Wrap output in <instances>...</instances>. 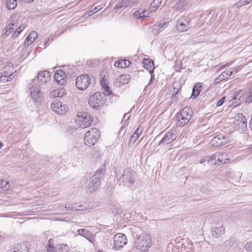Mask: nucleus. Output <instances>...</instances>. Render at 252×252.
<instances>
[{
  "instance_id": "obj_1",
  "label": "nucleus",
  "mask_w": 252,
  "mask_h": 252,
  "mask_svg": "<svg viewBox=\"0 0 252 252\" xmlns=\"http://www.w3.org/2000/svg\"><path fill=\"white\" fill-rule=\"evenodd\" d=\"M152 245L151 236L146 233H143L136 238L134 247L141 252H145L148 251Z\"/></svg>"
},
{
  "instance_id": "obj_2",
  "label": "nucleus",
  "mask_w": 252,
  "mask_h": 252,
  "mask_svg": "<svg viewBox=\"0 0 252 252\" xmlns=\"http://www.w3.org/2000/svg\"><path fill=\"white\" fill-rule=\"evenodd\" d=\"M192 111L190 108L186 107L180 110L176 114L177 125L183 127L187 125L191 119Z\"/></svg>"
},
{
  "instance_id": "obj_3",
  "label": "nucleus",
  "mask_w": 252,
  "mask_h": 252,
  "mask_svg": "<svg viewBox=\"0 0 252 252\" xmlns=\"http://www.w3.org/2000/svg\"><path fill=\"white\" fill-rule=\"evenodd\" d=\"M100 131L97 128H91L85 133L84 141L88 147L93 146L100 137Z\"/></svg>"
},
{
  "instance_id": "obj_4",
  "label": "nucleus",
  "mask_w": 252,
  "mask_h": 252,
  "mask_svg": "<svg viewBox=\"0 0 252 252\" xmlns=\"http://www.w3.org/2000/svg\"><path fill=\"white\" fill-rule=\"evenodd\" d=\"M75 120L76 125L82 128L89 127L93 121L91 115L85 112H78Z\"/></svg>"
},
{
  "instance_id": "obj_5",
  "label": "nucleus",
  "mask_w": 252,
  "mask_h": 252,
  "mask_svg": "<svg viewBox=\"0 0 252 252\" xmlns=\"http://www.w3.org/2000/svg\"><path fill=\"white\" fill-rule=\"evenodd\" d=\"M102 169H98L92 176L91 181L86 188L88 194H91L96 191L100 184V179L102 176Z\"/></svg>"
},
{
  "instance_id": "obj_6",
  "label": "nucleus",
  "mask_w": 252,
  "mask_h": 252,
  "mask_svg": "<svg viewBox=\"0 0 252 252\" xmlns=\"http://www.w3.org/2000/svg\"><path fill=\"white\" fill-rule=\"evenodd\" d=\"M135 172L130 168H127L123 170L120 181L123 183L124 186L130 187L135 182Z\"/></svg>"
},
{
  "instance_id": "obj_7",
  "label": "nucleus",
  "mask_w": 252,
  "mask_h": 252,
  "mask_svg": "<svg viewBox=\"0 0 252 252\" xmlns=\"http://www.w3.org/2000/svg\"><path fill=\"white\" fill-rule=\"evenodd\" d=\"M103 94L100 92H96L91 95L88 100V104L94 109H97V107L104 103Z\"/></svg>"
},
{
  "instance_id": "obj_8",
  "label": "nucleus",
  "mask_w": 252,
  "mask_h": 252,
  "mask_svg": "<svg viewBox=\"0 0 252 252\" xmlns=\"http://www.w3.org/2000/svg\"><path fill=\"white\" fill-rule=\"evenodd\" d=\"M90 77L86 74L78 76L76 79V86L80 90H86L90 84Z\"/></svg>"
},
{
  "instance_id": "obj_9",
  "label": "nucleus",
  "mask_w": 252,
  "mask_h": 252,
  "mask_svg": "<svg viewBox=\"0 0 252 252\" xmlns=\"http://www.w3.org/2000/svg\"><path fill=\"white\" fill-rule=\"evenodd\" d=\"M113 247L115 250H119L120 248L123 247L127 243V239L126 236L121 233H119L115 235L113 237Z\"/></svg>"
},
{
  "instance_id": "obj_10",
  "label": "nucleus",
  "mask_w": 252,
  "mask_h": 252,
  "mask_svg": "<svg viewBox=\"0 0 252 252\" xmlns=\"http://www.w3.org/2000/svg\"><path fill=\"white\" fill-rule=\"evenodd\" d=\"M53 240L50 239L48 241L49 245L47 252H67V246L63 244H57L55 247L53 245Z\"/></svg>"
},
{
  "instance_id": "obj_11",
  "label": "nucleus",
  "mask_w": 252,
  "mask_h": 252,
  "mask_svg": "<svg viewBox=\"0 0 252 252\" xmlns=\"http://www.w3.org/2000/svg\"><path fill=\"white\" fill-rule=\"evenodd\" d=\"M176 133L175 131H169L164 134L158 145L164 146L174 141L177 138Z\"/></svg>"
},
{
  "instance_id": "obj_12",
  "label": "nucleus",
  "mask_w": 252,
  "mask_h": 252,
  "mask_svg": "<svg viewBox=\"0 0 252 252\" xmlns=\"http://www.w3.org/2000/svg\"><path fill=\"white\" fill-rule=\"evenodd\" d=\"M37 78L41 84H46L50 80V73L47 71L40 72L37 75Z\"/></svg>"
},
{
  "instance_id": "obj_13",
  "label": "nucleus",
  "mask_w": 252,
  "mask_h": 252,
  "mask_svg": "<svg viewBox=\"0 0 252 252\" xmlns=\"http://www.w3.org/2000/svg\"><path fill=\"white\" fill-rule=\"evenodd\" d=\"M78 234L84 237L90 242L93 243L95 241V237L93 233L85 229H79L77 231Z\"/></svg>"
},
{
  "instance_id": "obj_14",
  "label": "nucleus",
  "mask_w": 252,
  "mask_h": 252,
  "mask_svg": "<svg viewBox=\"0 0 252 252\" xmlns=\"http://www.w3.org/2000/svg\"><path fill=\"white\" fill-rule=\"evenodd\" d=\"M226 139L221 134L214 137L211 140L212 145L214 147H220L224 144Z\"/></svg>"
},
{
  "instance_id": "obj_15",
  "label": "nucleus",
  "mask_w": 252,
  "mask_h": 252,
  "mask_svg": "<svg viewBox=\"0 0 252 252\" xmlns=\"http://www.w3.org/2000/svg\"><path fill=\"white\" fill-rule=\"evenodd\" d=\"M130 79V76L128 74H122L116 78L115 82V85L117 87H120L122 85L126 84L128 83Z\"/></svg>"
},
{
  "instance_id": "obj_16",
  "label": "nucleus",
  "mask_w": 252,
  "mask_h": 252,
  "mask_svg": "<svg viewBox=\"0 0 252 252\" xmlns=\"http://www.w3.org/2000/svg\"><path fill=\"white\" fill-rule=\"evenodd\" d=\"M31 95L33 99L37 101L42 96L40 88L38 85H33L31 88Z\"/></svg>"
},
{
  "instance_id": "obj_17",
  "label": "nucleus",
  "mask_w": 252,
  "mask_h": 252,
  "mask_svg": "<svg viewBox=\"0 0 252 252\" xmlns=\"http://www.w3.org/2000/svg\"><path fill=\"white\" fill-rule=\"evenodd\" d=\"M65 73L62 70H57L54 75L55 80L61 85L64 84L65 83Z\"/></svg>"
},
{
  "instance_id": "obj_18",
  "label": "nucleus",
  "mask_w": 252,
  "mask_h": 252,
  "mask_svg": "<svg viewBox=\"0 0 252 252\" xmlns=\"http://www.w3.org/2000/svg\"><path fill=\"white\" fill-rule=\"evenodd\" d=\"M236 120L239 123L238 125L241 128L242 131L246 130L247 128V123L245 117L242 113H239L236 117Z\"/></svg>"
},
{
  "instance_id": "obj_19",
  "label": "nucleus",
  "mask_w": 252,
  "mask_h": 252,
  "mask_svg": "<svg viewBox=\"0 0 252 252\" xmlns=\"http://www.w3.org/2000/svg\"><path fill=\"white\" fill-rule=\"evenodd\" d=\"M51 108L56 113L58 114L63 115L65 114L66 110L62 109V103L60 101L56 102L54 101L51 104Z\"/></svg>"
},
{
  "instance_id": "obj_20",
  "label": "nucleus",
  "mask_w": 252,
  "mask_h": 252,
  "mask_svg": "<svg viewBox=\"0 0 252 252\" xmlns=\"http://www.w3.org/2000/svg\"><path fill=\"white\" fill-rule=\"evenodd\" d=\"M225 232V228L223 226L213 227L211 229V234L213 237L219 238Z\"/></svg>"
},
{
  "instance_id": "obj_21",
  "label": "nucleus",
  "mask_w": 252,
  "mask_h": 252,
  "mask_svg": "<svg viewBox=\"0 0 252 252\" xmlns=\"http://www.w3.org/2000/svg\"><path fill=\"white\" fill-rule=\"evenodd\" d=\"M143 64L144 67L149 70V72L151 74H152L154 69L153 61L150 59L144 58L143 60Z\"/></svg>"
},
{
  "instance_id": "obj_22",
  "label": "nucleus",
  "mask_w": 252,
  "mask_h": 252,
  "mask_svg": "<svg viewBox=\"0 0 252 252\" xmlns=\"http://www.w3.org/2000/svg\"><path fill=\"white\" fill-rule=\"evenodd\" d=\"M236 240L234 237H231L229 239L225 240L221 247L223 250H229L236 243Z\"/></svg>"
},
{
  "instance_id": "obj_23",
  "label": "nucleus",
  "mask_w": 252,
  "mask_h": 252,
  "mask_svg": "<svg viewBox=\"0 0 252 252\" xmlns=\"http://www.w3.org/2000/svg\"><path fill=\"white\" fill-rule=\"evenodd\" d=\"M29 248L24 243L17 244L13 250H10L9 252H28Z\"/></svg>"
},
{
  "instance_id": "obj_24",
  "label": "nucleus",
  "mask_w": 252,
  "mask_h": 252,
  "mask_svg": "<svg viewBox=\"0 0 252 252\" xmlns=\"http://www.w3.org/2000/svg\"><path fill=\"white\" fill-rule=\"evenodd\" d=\"M142 131L143 128H141L140 126L137 128L134 133L130 137L129 143L134 144L139 137V136L142 133Z\"/></svg>"
},
{
  "instance_id": "obj_25",
  "label": "nucleus",
  "mask_w": 252,
  "mask_h": 252,
  "mask_svg": "<svg viewBox=\"0 0 252 252\" xmlns=\"http://www.w3.org/2000/svg\"><path fill=\"white\" fill-rule=\"evenodd\" d=\"M38 37V33L35 31L32 32L26 38L25 44L29 46Z\"/></svg>"
},
{
  "instance_id": "obj_26",
  "label": "nucleus",
  "mask_w": 252,
  "mask_h": 252,
  "mask_svg": "<svg viewBox=\"0 0 252 252\" xmlns=\"http://www.w3.org/2000/svg\"><path fill=\"white\" fill-rule=\"evenodd\" d=\"M130 64V62L126 59L120 60L117 62H116L114 65L117 67L120 68H126L129 66Z\"/></svg>"
},
{
  "instance_id": "obj_27",
  "label": "nucleus",
  "mask_w": 252,
  "mask_h": 252,
  "mask_svg": "<svg viewBox=\"0 0 252 252\" xmlns=\"http://www.w3.org/2000/svg\"><path fill=\"white\" fill-rule=\"evenodd\" d=\"M227 157V155L225 153L218 154V164H224L227 160H229Z\"/></svg>"
},
{
  "instance_id": "obj_28",
  "label": "nucleus",
  "mask_w": 252,
  "mask_h": 252,
  "mask_svg": "<svg viewBox=\"0 0 252 252\" xmlns=\"http://www.w3.org/2000/svg\"><path fill=\"white\" fill-rule=\"evenodd\" d=\"M201 85L198 83L196 84L192 89V92L191 93V97L196 98L197 95H199L200 92V88H201Z\"/></svg>"
},
{
  "instance_id": "obj_29",
  "label": "nucleus",
  "mask_w": 252,
  "mask_h": 252,
  "mask_svg": "<svg viewBox=\"0 0 252 252\" xmlns=\"http://www.w3.org/2000/svg\"><path fill=\"white\" fill-rule=\"evenodd\" d=\"M176 28L179 32H183L187 31L189 29V27H188L187 25L184 23L183 22L178 21L176 24Z\"/></svg>"
},
{
  "instance_id": "obj_30",
  "label": "nucleus",
  "mask_w": 252,
  "mask_h": 252,
  "mask_svg": "<svg viewBox=\"0 0 252 252\" xmlns=\"http://www.w3.org/2000/svg\"><path fill=\"white\" fill-rule=\"evenodd\" d=\"M127 6H129L128 0H123L117 3L114 7V9H120L123 8H125Z\"/></svg>"
},
{
  "instance_id": "obj_31",
  "label": "nucleus",
  "mask_w": 252,
  "mask_h": 252,
  "mask_svg": "<svg viewBox=\"0 0 252 252\" xmlns=\"http://www.w3.org/2000/svg\"><path fill=\"white\" fill-rule=\"evenodd\" d=\"M6 3L9 9L13 10L17 6V0H6Z\"/></svg>"
},
{
  "instance_id": "obj_32",
  "label": "nucleus",
  "mask_w": 252,
  "mask_h": 252,
  "mask_svg": "<svg viewBox=\"0 0 252 252\" xmlns=\"http://www.w3.org/2000/svg\"><path fill=\"white\" fill-rule=\"evenodd\" d=\"M9 188L10 185L8 181L3 180V179H1L0 180V188H1L2 190H7L9 189Z\"/></svg>"
},
{
  "instance_id": "obj_33",
  "label": "nucleus",
  "mask_w": 252,
  "mask_h": 252,
  "mask_svg": "<svg viewBox=\"0 0 252 252\" xmlns=\"http://www.w3.org/2000/svg\"><path fill=\"white\" fill-rule=\"evenodd\" d=\"M19 25V22L18 19H15V17H12L10 21L9 24L8 26H10V27H12L13 29H15L17 28Z\"/></svg>"
},
{
  "instance_id": "obj_34",
  "label": "nucleus",
  "mask_w": 252,
  "mask_h": 252,
  "mask_svg": "<svg viewBox=\"0 0 252 252\" xmlns=\"http://www.w3.org/2000/svg\"><path fill=\"white\" fill-rule=\"evenodd\" d=\"M231 100L232 101V103L235 104L236 106L239 105L242 101L239 94H235Z\"/></svg>"
},
{
  "instance_id": "obj_35",
  "label": "nucleus",
  "mask_w": 252,
  "mask_h": 252,
  "mask_svg": "<svg viewBox=\"0 0 252 252\" xmlns=\"http://www.w3.org/2000/svg\"><path fill=\"white\" fill-rule=\"evenodd\" d=\"M177 2L175 4L174 8L176 10L181 9L185 5V0H177Z\"/></svg>"
},
{
  "instance_id": "obj_36",
  "label": "nucleus",
  "mask_w": 252,
  "mask_h": 252,
  "mask_svg": "<svg viewBox=\"0 0 252 252\" xmlns=\"http://www.w3.org/2000/svg\"><path fill=\"white\" fill-rule=\"evenodd\" d=\"M14 30L12 29V27H10V26L7 25L3 30V34L5 37L8 36L13 32Z\"/></svg>"
},
{
  "instance_id": "obj_37",
  "label": "nucleus",
  "mask_w": 252,
  "mask_h": 252,
  "mask_svg": "<svg viewBox=\"0 0 252 252\" xmlns=\"http://www.w3.org/2000/svg\"><path fill=\"white\" fill-rule=\"evenodd\" d=\"M181 89V87L178 83H174L173 84V95L175 96Z\"/></svg>"
},
{
  "instance_id": "obj_38",
  "label": "nucleus",
  "mask_w": 252,
  "mask_h": 252,
  "mask_svg": "<svg viewBox=\"0 0 252 252\" xmlns=\"http://www.w3.org/2000/svg\"><path fill=\"white\" fill-rule=\"evenodd\" d=\"M141 10L138 9L136 11H135L134 13V16L136 17L137 19L145 18V17H149L151 16L150 13H148L147 15H142L140 13Z\"/></svg>"
},
{
  "instance_id": "obj_39",
  "label": "nucleus",
  "mask_w": 252,
  "mask_h": 252,
  "mask_svg": "<svg viewBox=\"0 0 252 252\" xmlns=\"http://www.w3.org/2000/svg\"><path fill=\"white\" fill-rule=\"evenodd\" d=\"M25 25L21 24L17 29L16 31L14 32L13 36L17 37L22 32V31L25 29Z\"/></svg>"
},
{
  "instance_id": "obj_40",
  "label": "nucleus",
  "mask_w": 252,
  "mask_h": 252,
  "mask_svg": "<svg viewBox=\"0 0 252 252\" xmlns=\"http://www.w3.org/2000/svg\"><path fill=\"white\" fill-rule=\"evenodd\" d=\"M206 158L207 159V161L208 162H210L211 161H215L214 163L215 164H218V161H217V159H218V153L215 154L214 155L212 156H211L210 157H206Z\"/></svg>"
},
{
  "instance_id": "obj_41",
  "label": "nucleus",
  "mask_w": 252,
  "mask_h": 252,
  "mask_svg": "<svg viewBox=\"0 0 252 252\" xmlns=\"http://www.w3.org/2000/svg\"><path fill=\"white\" fill-rule=\"evenodd\" d=\"M12 79V77L10 76H5V75H1L0 76V81L2 82H6L9 81H11Z\"/></svg>"
},
{
  "instance_id": "obj_42",
  "label": "nucleus",
  "mask_w": 252,
  "mask_h": 252,
  "mask_svg": "<svg viewBox=\"0 0 252 252\" xmlns=\"http://www.w3.org/2000/svg\"><path fill=\"white\" fill-rule=\"evenodd\" d=\"M168 26V23L166 22H164L163 21H160L158 25V27L160 29L162 30V31L167 28Z\"/></svg>"
},
{
  "instance_id": "obj_43",
  "label": "nucleus",
  "mask_w": 252,
  "mask_h": 252,
  "mask_svg": "<svg viewBox=\"0 0 252 252\" xmlns=\"http://www.w3.org/2000/svg\"><path fill=\"white\" fill-rule=\"evenodd\" d=\"M161 2L162 1L161 0H154L152 2L151 4L152 5V7H155L156 8H158Z\"/></svg>"
},
{
  "instance_id": "obj_44",
  "label": "nucleus",
  "mask_w": 252,
  "mask_h": 252,
  "mask_svg": "<svg viewBox=\"0 0 252 252\" xmlns=\"http://www.w3.org/2000/svg\"><path fill=\"white\" fill-rule=\"evenodd\" d=\"M251 102H252V89L250 90L248 96L246 99V103H251Z\"/></svg>"
},
{
  "instance_id": "obj_45",
  "label": "nucleus",
  "mask_w": 252,
  "mask_h": 252,
  "mask_svg": "<svg viewBox=\"0 0 252 252\" xmlns=\"http://www.w3.org/2000/svg\"><path fill=\"white\" fill-rule=\"evenodd\" d=\"M102 89L104 91V95H110L112 93V91L108 86L102 87Z\"/></svg>"
},
{
  "instance_id": "obj_46",
  "label": "nucleus",
  "mask_w": 252,
  "mask_h": 252,
  "mask_svg": "<svg viewBox=\"0 0 252 252\" xmlns=\"http://www.w3.org/2000/svg\"><path fill=\"white\" fill-rule=\"evenodd\" d=\"M161 32H162V30H160L157 26L153 29L152 33L153 34L156 35L159 34Z\"/></svg>"
},
{
  "instance_id": "obj_47",
  "label": "nucleus",
  "mask_w": 252,
  "mask_h": 252,
  "mask_svg": "<svg viewBox=\"0 0 252 252\" xmlns=\"http://www.w3.org/2000/svg\"><path fill=\"white\" fill-rule=\"evenodd\" d=\"M100 85L102 86V88L108 86L107 83L106 79H105V75H104V77L102 78L100 81Z\"/></svg>"
},
{
  "instance_id": "obj_48",
  "label": "nucleus",
  "mask_w": 252,
  "mask_h": 252,
  "mask_svg": "<svg viewBox=\"0 0 252 252\" xmlns=\"http://www.w3.org/2000/svg\"><path fill=\"white\" fill-rule=\"evenodd\" d=\"M245 248L247 251H252V242L247 243L245 245Z\"/></svg>"
},
{
  "instance_id": "obj_49",
  "label": "nucleus",
  "mask_w": 252,
  "mask_h": 252,
  "mask_svg": "<svg viewBox=\"0 0 252 252\" xmlns=\"http://www.w3.org/2000/svg\"><path fill=\"white\" fill-rule=\"evenodd\" d=\"M101 9V7H100V6H96L94 8H93V9H92L91 11H90L89 12V14L88 15H91V14L90 13H96L97 11H99V10H100Z\"/></svg>"
},
{
  "instance_id": "obj_50",
  "label": "nucleus",
  "mask_w": 252,
  "mask_h": 252,
  "mask_svg": "<svg viewBox=\"0 0 252 252\" xmlns=\"http://www.w3.org/2000/svg\"><path fill=\"white\" fill-rule=\"evenodd\" d=\"M139 0H128V5L131 7L135 4H137L139 2Z\"/></svg>"
},
{
  "instance_id": "obj_51",
  "label": "nucleus",
  "mask_w": 252,
  "mask_h": 252,
  "mask_svg": "<svg viewBox=\"0 0 252 252\" xmlns=\"http://www.w3.org/2000/svg\"><path fill=\"white\" fill-rule=\"evenodd\" d=\"M225 99V97L223 96L220 100H219L217 103V106L219 107L221 106L223 104Z\"/></svg>"
},
{
  "instance_id": "obj_52",
  "label": "nucleus",
  "mask_w": 252,
  "mask_h": 252,
  "mask_svg": "<svg viewBox=\"0 0 252 252\" xmlns=\"http://www.w3.org/2000/svg\"><path fill=\"white\" fill-rule=\"evenodd\" d=\"M220 79L224 80V79H227V75L225 71L222 72L220 75Z\"/></svg>"
},
{
  "instance_id": "obj_53",
  "label": "nucleus",
  "mask_w": 252,
  "mask_h": 252,
  "mask_svg": "<svg viewBox=\"0 0 252 252\" xmlns=\"http://www.w3.org/2000/svg\"><path fill=\"white\" fill-rule=\"evenodd\" d=\"M224 71L226 73L227 78H228L229 76L232 75L233 74V70H232V68H230V70Z\"/></svg>"
},
{
  "instance_id": "obj_54",
  "label": "nucleus",
  "mask_w": 252,
  "mask_h": 252,
  "mask_svg": "<svg viewBox=\"0 0 252 252\" xmlns=\"http://www.w3.org/2000/svg\"><path fill=\"white\" fill-rule=\"evenodd\" d=\"M224 71L226 73L227 78H228L229 76L232 75L233 74V70H232V68H230V70Z\"/></svg>"
},
{
  "instance_id": "obj_55",
  "label": "nucleus",
  "mask_w": 252,
  "mask_h": 252,
  "mask_svg": "<svg viewBox=\"0 0 252 252\" xmlns=\"http://www.w3.org/2000/svg\"><path fill=\"white\" fill-rule=\"evenodd\" d=\"M224 71L226 73L227 78H228L229 76L232 75L233 74V70H232V68H230V70Z\"/></svg>"
},
{
  "instance_id": "obj_56",
  "label": "nucleus",
  "mask_w": 252,
  "mask_h": 252,
  "mask_svg": "<svg viewBox=\"0 0 252 252\" xmlns=\"http://www.w3.org/2000/svg\"><path fill=\"white\" fill-rule=\"evenodd\" d=\"M65 208L67 210H68L69 211H71L74 210V209H73L74 207H72V205H71L70 204L65 205Z\"/></svg>"
},
{
  "instance_id": "obj_57",
  "label": "nucleus",
  "mask_w": 252,
  "mask_h": 252,
  "mask_svg": "<svg viewBox=\"0 0 252 252\" xmlns=\"http://www.w3.org/2000/svg\"><path fill=\"white\" fill-rule=\"evenodd\" d=\"M158 8H156L155 7H152V5L151 4L149 9V11L148 13H150V14L151 15V13L154 11H155Z\"/></svg>"
},
{
  "instance_id": "obj_58",
  "label": "nucleus",
  "mask_w": 252,
  "mask_h": 252,
  "mask_svg": "<svg viewBox=\"0 0 252 252\" xmlns=\"http://www.w3.org/2000/svg\"><path fill=\"white\" fill-rule=\"evenodd\" d=\"M235 5L237 7H241L243 5H245L244 4V1H243V0H241L240 1H239L238 2H237V3H235Z\"/></svg>"
},
{
  "instance_id": "obj_59",
  "label": "nucleus",
  "mask_w": 252,
  "mask_h": 252,
  "mask_svg": "<svg viewBox=\"0 0 252 252\" xmlns=\"http://www.w3.org/2000/svg\"><path fill=\"white\" fill-rule=\"evenodd\" d=\"M130 117V114L129 113H127L124 115V116L123 117V120L124 119L126 118V121H127V120H128L129 119Z\"/></svg>"
},
{
  "instance_id": "obj_60",
  "label": "nucleus",
  "mask_w": 252,
  "mask_h": 252,
  "mask_svg": "<svg viewBox=\"0 0 252 252\" xmlns=\"http://www.w3.org/2000/svg\"><path fill=\"white\" fill-rule=\"evenodd\" d=\"M140 9L141 10L140 13L142 14V15H147L148 11H147L146 9Z\"/></svg>"
},
{
  "instance_id": "obj_61",
  "label": "nucleus",
  "mask_w": 252,
  "mask_h": 252,
  "mask_svg": "<svg viewBox=\"0 0 252 252\" xmlns=\"http://www.w3.org/2000/svg\"><path fill=\"white\" fill-rule=\"evenodd\" d=\"M22 2L24 3H30L32 2L34 0H19Z\"/></svg>"
},
{
  "instance_id": "obj_62",
  "label": "nucleus",
  "mask_w": 252,
  "mask_h": 252,
  "mask_svg": "<svg viewBox=\"0 0 252 252\" xmlns=\"http://www.w3.org/2000/svg\"><path fill=\"white\" fill-rule=\"evenodd\" d=\"M222 81V80L220 79V76H219L217 78H216L214 81V82L216 84H218L220 81Z\"/></svg>"
},
{
  "instance_id": "obj_63",
  "label": "nucleus",
  "mask_w": 252,
  "mask_h": 252,
  "mask_svg": "<svg viewBox=\"0 0 252 252\" xmlns=\"http://www.w3.org/2000/svg\"><path fill=\"white\" fill-rule=\"evenodd\" d=\"M2 75H5V76H11V77H12V78H13V77L12 76V73L9 74L7 72H3L2 74Z\"/></svg>"
},
{
  "instance_id": "obj_64",
  "label": "nucleus",
  "mask_w": 252,
  "mask_h": 252,
  "mask_svg": "<svg viewBox=\"0 0 252 252\" xmlns=\"http://www.w3.org/2000/svg\"><path fill=\"white\" fill-rule=\"evenodd\" d=\"M207 158H206V157L204 158H202L201 159H200V163H203V162H205L206 161H207Z\"/></svg>"
}]
</instances>
